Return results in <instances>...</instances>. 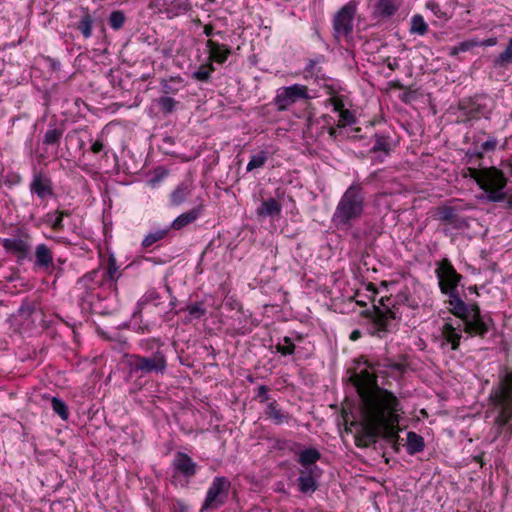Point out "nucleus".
<instances>
[{
	"label": "nucleus",
	"mask_w": 512,
	"mask_h": 512,
	"mask_svg": "<svg viewBox=\"0 0 512 512\" xmlns=\"http://www.w3.org/2000/svg\"><path fill=\"white\" fill-rule=\"evenodd\" d=\"M361 399L359 427L368 441L382 436L396 444L398 435V412L401 411L397 397L377 385L376 377L367 369L351 376Z\"/></svg>",
	"instance_id": "obj_1"
},
{
	"label": "nucleus",
	"mask_w": 512,
	"mask_h": 512,
	"mask_svg": "<svg viewBox=\"0 0 512 512\" xmlns=\"http://www.w3.org/2000/svg\"><path fill=\"white\" fill-rule=\"evenodd\" d=\"M501 167L502 169L496 167L468 168V175L486 192V198L490 202H501L507 196L503 191L507 184L505 173L512 176V158L502 161Z\"/></svg>",
	"instance_id": "obj_2"
},
{
	"label": "nucleus",
	"mask_w": 512,
	"mask_h": 512,
	"mask_svg": "<svg viewBox=\"0 0 512 512\" xmlns=\"http://www.w3.org/2000/svg\"><path fill=\"white\" fill-rule=\"evenodd\" d=\"M449 298L453 314L464 322V331L470 335L484 337L493 326L492 319L482 315L477 304L467 305L458 294Z\"/></svg>",
	"instance_id": "obj_3"
},
{
	"label": "nucleus",
	"mask_w": 512,
	"mask_h": 512,
	"mask_svg": "<svg viewBox=\"0 0 512 512\" xmlns=\"http://www.w3.org/2000/svg\"><path fill=\"white\" fill-rule=\"evenodd\" d=\"M364 209V194L360 184H352L342 195L332 217L337 227H349L358 220Z\"/></svg>",
	"instance_id": "obj_4"
},
{
	"label": "nucleus",
	"mask_w": 512,
	"mask_h": 512,
	"mask_svg": "<svg viewBox=\"0 0 512 512\" xmlns=\"http://www.w3.org/2000/svg\"><path fill=\"white\" fill-rule=\"evenodd\" d=\"M367 314L372 320L371 333L379 338L394 332L397 329V321L401 319L399 308L390 297L380 298L377 304L373 305V310Z\"/></svg>",
	"instance_id": "obj_5"
},
{
	"label": "nucleus",
	"mask_w": 512,
	"mask_h": 512,
	"mask_svg": "<svg viewBox=\"0 0 512 512\" xmlns=\"http://www.w3.org/2000/svg\"><path fill=\"white\" fill-rule=\"evenodd\" d=\"M126 364L130 373H160L163 374L167 368V360L165 354L157 350L150 357L137 354L126 356Z\"/></svg>",
	"instance_id": "obj_6"
},
{
	"label": "nucleus",
	"mask_w": 512,
	"mask_h": 512,
	"mask_svg": "<svg viewBox=\"0 0 512 512\" xmlns=\"http://www.w3.org/2000/svg\"><path fill=\"white\" fill-rule=\"evenodd\" d=\"M357 10L358 2L350 0L334 14L332 26L335 39L340 41L341 39L348 40L351 37Z\"/></svg>",
	"instance_id": "obj_7"
},
{
	"label": "nucleus",
	"mask_w": 512,
	"mask_h": 512,
	"mask_svg": "<svg viewBox=\"0 0 512 512\" xmlns=\"http://www.w3.org/2000/svg\"><path fill=\"white\" fill-rule=\"evenodd\" d=\"M495 399L501 407L497 420L501 424H506L512 418V371L500 378Z\"/></svg>",
	"instance_id": "obj_8"
},
{
	"label": "nucleus",
	"mask_w": 512,
	"mask_h": 512,
	"mask_svg": "<svg viewBox=\"0 0 512 512\" xmlns=\"http://www.w3.org/2000/svg\"><path fill=\"white\" fill-rule=\"evenodd\" d=\"M230 487L231 483L228 478L224 476L214 478L207 491L201 512L204 510L218 509L224 505L228 498Z\"/></svg>",
	"instance_id": "obj_9"
},
{
	"label": "nucleus",
	"mask_w": 512,
	"mask_h": 512,
	"mask_svg": "<svg viewBox=\"0 0 512 512\" xmlns=\"http://www.w3.org/2000/svg\"><path fill=\"white\" fill-rule=\"evenodd\" d=\"M439 287L443 294L453 296L457 293V286L462 279L448 259H443L436 269Z\"/></svg>",
	"instance_id": "obj_10"
},
{
	"label": "nucleus",
	"mask_w": 512,
	"mask_h": 512,
	"mask_svg": "<svg viewBox=\"0 0 512 512\" xmlns=\"http://www.w3.org/2000/svg\"><path fill=\"white\" fill-rule=\"evenodd\" d=\"M307 98H309L308 88L304 85L294 84L279 88L274 98V104L277 110L284 111L297 101Z\"/></svg>",
	"instance_id": "obj_11"
},
{
	"label": "nucleus",
	"mask_w": 512,
	"mask_h": 512,
	"mask_svg": "<svg viewBox=\"0 0 512 512\" xmlns=\"http://www.w3.org/2000/svg\"><path fill=\"white\" fill-rule=\"evenodd\" d=\"M320 476L318 467H310L299 471L298 488L304 494H311L318 488L317 478Z\"/></svg>",
	"instance_id": "obj_12"
},
{
	"label": "nucleus",
	"mask_w": 512,
	"mask_h": 512,
	"mask_svg": "<svg viewBox=\"0 0 512 512\" xmlns=\"http://www.w3.org/2000/svg\"><path fill=\"white\" fill-rule=\"evenodd\" d=\"M30 191L42 199L52 196L53 186L51 179L43 173H35L30 184Z\"/></svg>",
	"instance_id": "obj_13"
},
{
	"label": "nucleus",
	"mask_w": 512,
	"mask_h": 512,
	"mask_svg": "<svg viewBox=\"0 0 512 512\" xmlns=\"http://www.w3.org/2000/svg\"><path fill=\"white\" fill-rule=\"evenodd\" d=\"M437 214L440 221L452 226L455 229H463L468 227V222L466 219L457 214L456 210L452 207H440Z\"/></svg>",
	"instance_id": "obj_14"
},
{
	"label": "nucleus",
	"mask_w": 512,
	"mask_h": 512,
	"mask_svg": "<svg viewBox=\"0 0 512 512\" xmlns=\"http://www.w3.org/2000/svg\"><path fill=\"white\" fill-rule=\"evenodd\" d=\"M402 5V0H377L373 15L377 18L388 19L393 17Z\"/></svg>",
	"instance_id": "obj_15"
},
{
	"label": "nucleus",
	"mask_w": 512,
	"mask_h": 512,
	"mask_svg": "<svg viewBox=\"0 0 512 512\" xmlns=\"http://www.w3.org/2000/svg\"><path fill=\"white\" fill-rule=\"evenodd\" d=\"M173 467L176 472L190 478L196 474L197 464L187 454L179 452L175 455Z\"/></svg>",
	"instance_id": "obj_16"
},
{
	"label": "nucleus",
	"mask_w": 512,
	"mask_h": 512,
	"mask_svg": "<svg viewBox=\"0 0 512 512\" xmlns=\"http://www.w3.org/2000/svg\"><path fill=\"white\" fill-rule=\"evenodd\" d=\"M1 243L7 252L15 254L19 259L26 258L30 250L29 243L20 238H5Z\"/></svg>",
	"instance_id": "obj_17"
},
{
	"label": "nucleus",
	"mask_w": 512,
	"mask_h": 512,
	"mask_svg": "<svg viewBox=\"0 0 512 512\" xmlns=\"http://www.w3.org/2000/svg\"><path fill=\"white\" fill-rule=\"evenodd\" d=\"M206 48L209 55L210 63L217 62L219 64L225 62L231 53L230 48L225 44H219L211 39L206 42Z\"/></svg>",
	"instance_id": "obj_18"
},
{
	"label": "nucleus",
	"mask_w": 512,
	"mask_h": 512,
	"mask_svg": "<svg viewBox=\"0 0 512 512\" xmlns=\"http://www.w3.org/2000/svg\"><path fill=\"white\" fill-rule=\"evenodd\" d=\"M128 67L114 66L109 73L111 82L123 89H127L130 84H133L134 80H131L132 73L127 70Z\"/></svg>",
	"instance_id": "obj_19"
},
{
	"label": "nucleus",
	"mask_w": 512,
	"mask_h": 512,
	"mask_svg": "<svg viewBox=\"0 0 512 512\" xmlns=\"http://www.w3.org/2000/svg\"><path fill=\"white\" fill-rule=\"evenodd\" d=\"M497 38L491 37L486 40H479L478 38H470L461 42L457 47L451 49V54H457L458 51H467L477 46H494L497 44Z\"/></svg>",
	"instance_id": "obj_20"
},
{
	"label": "nucleus",
	"mask_w": 512,
	"mask_h": 512,
	"mask_svg": "<svg viewBox=\"0 0 512 512\" xmlns=\"http://www.w3.org/2000/svg\"><path fill=\"white\" fill-rule=\"evenodd\" d=\"M201 207L193 208L181 215H179L171 224V228L174 230H180L183 227L189 225L194 222L200 215Z\"/></svg>",
	"instance_id": "obj_21"
},
{
	"label": "nucleus",
	"mask_w": 512,
	"mask_h": 512,
	"mask_svg": "<svg viewBox=\"0 0 512 512\" xmlns=\"http://www.w3.org/2000/svg\"><path fill=\"white\" fill-rule=\"evenodd\" d=\"M281 204L274 198H268L262 201L261 206L257 209L258 216H278L281 213Z\"/></svg>",
	"instance_id": "obj_22"
},
{
	"label": "nucleus",
	"mask_w": 512,
	"mask_h": 512,
	"mask_svg": "<svg viewBox=\"0 0 512 512\" xmlns=\"http://www.w3.org/2000/svg\"><path fill=\"white\" fill-rule=\"evenodd\" d=\"M441 335L447 343L451 344L452 350L459 348L462 335L452 324L446 322L441 329Z\"/></svg>",
	"instance_id": "obj_23"
},
{
	"label": "nucleus",
	"mask_w": 512,
	"mask_h": 512,
	"mask_svg": "<svg viewBox=\"0 0 512 512\" xmlns=\"http://www.w3.org/2000/svg\"><path fill=\"white\" fill-rule=\"evenodd\" d=\"M81 11L83 13L80 21L76 25V29L80 31L82 36L85 39H88L92 35V27L94 23V19L90 14L88 8L81 7Z\"/></svg>",
	"instance_id": "obj_24"
},
{
	"label": "nucleus",
	"mask_w": 512,
	"mask_h": 512,
	"mask_svg": "<svg viewBox=\"0 0 512 512\" xmlns=\"http://www.w3.org/2000/svg\"><path fill=\"white\" fill-rule=\"evenodd\" d=\"M35 257V265L41 268H47L53 262L51 250L45 244H40L36 247Z\"/></svg>",
	"instance_id": "obj_25"
},
{
	"label": "nucleus",
	"mask_w": 512,
	"mask_h": 512,
	"mask_svg": "<svg viewBox=\"0 0 512 512\" xmlns=\"http://www.w3.org/2000/svg\"><path fill=\"white\" fill-rule=\"evenodd\" d=\"M321 455L315 448H308L300 452L298 462L304 469L317 467L315 463L320 459Z\"/></svg>",
	"instance_id": "obj_26"
},
{
	"label": "nucleus",
	"mask_w": 512,
	"mask_h": 512,
	"mask_svg": "<svg viewBox=\"0 0 512 512\" xmlns=\"http://www.w3.org/2000/svg\"><path fill=\"white\" fill-rule=\"evenodd\" d=\"M64 216H69V212L57 210L55 212L47 213L43 219V222L51 226L53 230L60 231L64 227Z\"/></svg>",
	"instance_id": "obj_27"
},
{
	"label": "nucleus",
	"mask_w": 512,
	"mask_h": 512,
	"mask_svg": "<svg viewBox=\"0 0 512 512\" xmlns=\"http://www.w3.org/2000/svg\"><path fill=\"white\" fill-rule=\"evenodd\" d=\"M407 452L411 455L419 453L424 448V439L413 431L407 433Z\"/></svg>",
	"instance_id": "obj_28"
},
{
	"label": "nucleus",
	"mask_w": 512,
	"mask_h": 512,
	"mask_svg": "<svg viewBox=\"0 0 512 512\" xmlns=\"http://www.w3.org/2000/svg\"><path fill=\"white\" fill-rule=\"evenodd\" d=\"M191 189L186 183L178 185L170 195V202L173 206L181 205L190 195Z\"/></svg>",
	"instance_id": "obj_29"
},
{
	"label": "nucleus",
	"mask_w": 512,
	"mask_h": 512,
	"mask_svg": "<svg viewBox=\"0 0 512 512\" xmlns=\"http://www.w3.org/2000/svg\"><path fill=\"white\" fill-rule=\"evenodd\" d=\"M266 415L271 418L275 424H282L283 422L287 421L289 416L284 414L281 409H279L277 407V404L275 401L273 402H270L268 405H267V408H266V411H265Z\"/></svg>",
	"instance_id": "obj_30"
},
{
	"label": "nucleus",
	"mask_w": 512,
	"mask_h": 512,
	"mask_svg": "<svg viewBox=\"0 0 512 512\" xmlns=\"http://www.w3.org/2000/svg\"><path fill=\"white\" fill-rule=\"evenodd\" d=\"M127 18L122 10H114L110 13L108 23L110 27L117 31L123 28Z\"/></svg>",
	"instance_id": "obj_31"
},
{
	"label": "nucleus",
	"mask_w": 512,
	"mask_h": 512,
	"mask_svg": "<svg viewBox=\"0 0 512 512\" xmlns=\"http://www.w3.org/2000/svg\"><path fill=\"white\" fill-rule=\"evenodd\" d=\"M485 106V104L477 101H471L468 105L465 102L460 103V109L466 110L471 117L485 116L486 113L483 111Z\"/></svg>",
	"instance_id": "obj_32"
},
{
	"label": "nucleus",
	"mask_w": 512,
	"mask_h": 512,
	"mask_svg": "<svg viewBox=\"0 0 512 512\" xmlns=\"http://www.w3.org/2000/svg\"><path fill=\"white\" fill-rule=\"evenodd\" d=\"M428 31V25L420 14H416L411 18L410 32L412 34L424 35Z\"/></svg>",
	"instance_id": "obj_33"
},
{
	"label": "nucleus",
	"mask_w": 512,
	"mask_h": 512,
	"mask_svg": "<svg viewBox=\"0 0 512 512\" xmlns=\"http://www.w3.org/2000/svg\"><path fill=\"white\" fill-rule=\"evenodd\" d=\"M267 159H268L267 152L260 151L259 153L255 154L251 157L250 161L247 164L246 170L252 171L256 168L262 167L265 164V162L267 161Z\"/></svg>",
	"instance_id": "obj_34"
},
{
	"label": "nucleus",
	"mask_w": 512,
	"mask_h": 512,
	"mask_svg": "<svg viewBox=\"0 0 512 512\" xmlns=\"http://www.w3.org/2000/svg\"><path fill=\"white\" fill-rule=\"evenodd\" d=\"M167 233H168V229L157 230L155 232L149 233L143 239L142 246L143 247H150V246H152L157 241L162 240L163 238H165Z\"/></svg>",
	"instance_id": "obj_35"
},
{
	"label": "nucleus",
	"mask_w": 512,
	"mask_h": 512,
	"mask_svg": "<svg viewBox=\"0 0 512 512\" xmlns=\"http://www.w3.org/2000/svg\"><path fill=\"white\" fill-rule=\"evenodd\" d=\"M118 269L115 257L109 256L105 277L111 281L117 280L120 276Z\"/></svg>",
	"instance_id": "obj_36"
},
{
	"label": "nucleus",
	"mask_w": 512,
	"mask_h": 512,
	"mask_svg": "<svg viewBox=\"0 0 512 512\" xmlns=\"http://www.w3.org/2000/svg\"><path fill=\"white\" fill-rule=\"evenodd\" d=\"M51 403H52L53 411L56 414H58L61 417V419L67 420L68 416H69V413H68V409H67L66 404L62 400H60V399H58L56 397L52 398Z\"/></svg>",
	"instance_id": "obj_37"
},
{
	"label": "nucleus",
	"mask_w": 512,
	"mask_h": 512,
	"mask_svg": "<svg viewBox=\"0 0 512 512\" xmlns=\"http://www.w3.org/2000/svg\"><path fill=\"white\" fill-rule=\"evenodd\" d=\"M390 150H391V147L388 142V139L384 136H376V140L372 147V151L373 152L382 151L385 154H389Z\"/></svg>",
	"instance_id": "obj_38"
},
{
	"label": "nucleus",
	"mask_w": 512,
	"mask_h": 512,
	"mask_svg": "<svg viewBox=\"0 0 512 512\" xmlns=\"http://www.w3.org/2000/svg\"><path fill=\"white\" fill-rule=\"evenodd\" d=\"M283 344L279 343L276 346V350L282 355H292L295 351V345L289 337L283 339Z\"/></svg>",
	"instance_id": "obj_39"
},
{
	"label": "nucleus",
	"mask_w": 512,
	"mask_h": 512,
	"mask_svg": "<svg viewBox=\"0 0 512 512\" xmlns=\"http://www.w3.org/2000/svg\"><path fill=\"white\" fill-rule=\"evenodd\" d=\"M158 105L164 113H171L176 105V101L168 96L161 97L158 100Z\"/></svg>",
	"instance_id": "obj_40"
},
{
	"label": "nucleus",
	"mask_w": 512,
	"mask_h": 512,
	"mask_svg": "<svg viewBox=\"0 0 512 512\" xmlns=\"http://www.w3.org/2000/svg\"><path fill=\"white\" fill-rule=\"evenodd\" d=\"M213 70V66H201L198 71L193 72L192 77L199 81H207Z\"/></svg>",
	"instance_id": "obj_41"
},
{
	"label": "nucleus",
	"mask_w": 512,
	"mask_h": 512,
	"mask_svg": "<svg viewBox=\"0 0 512 512\" xmlns=\"http://www.w3.org/2000/svg\"><path fill=\"white\" fill-rule=\"evenodd\" d=\"M186 310L193 318H201L206 313V309L203 307L202 303H193L187 306Z\"/></svg>",
	"instance_id": "obj_42"
},
{
	"label": "nucleus",
	"mask_w": 512,
	"mask_h": 512,
	"mask_svg": "<svg viewBox=\"0 0 512 512\" xmlns=\"http://www.w3.org/2000/svg\"><path fill=\"white\" fill-rule=\"evenodd\" d=\"M512 62V38L509 40V44L505 51L501 52L496 60V64H505Z\"/></svg>",
	"instance_id": "obj_43"
},
{
	"label": "nucleus",
	"mask_w": 512,
	"mask_h": 512,
	"mask_svg": "<svg viewBox=\"0 0 512 512\" xmlns=\"http://www.w3.org/2000/svg\"><path fill=\"white\" fill-rule=\"evenodd\" d=\"M62 132L57 129L48 130L44 136L45 144H55L59 142Z\"/></svg>",
	"instance_id": "obj_44"
},
{
	"label": "nucleus",
	"mask_w": 512,
	"mask_h": 512,
	"mask_svg": "<svg viewBox=\"0 0 512 512\" xmlns=\"http://www.w3.org/2000/svg\"><path fill=\"white\" fill-rule=\"evenodd\" d=\"M426 7L429 10H431L437 17H439V18L446 17V14L441 12L440 5L435 1L427 2Z\"/></svg>",
	"instance_id": "obj_45"
},
{
	"label": "nucleus",
	"mask_w": 512,
	"mask_h": 512,
	"mask_svg": "<svg viewBox=\"0 0 512 512\" xmlns=\"http://www.w3.org/2000/svg\"><path fill=\"white\" fill-rule=\"evenodd\" d=\"M339 116V121L342 123V125L351 124L354 122V116L349 110H341Z\"/></svg>",
	"instance_id": "obj_46"
},
{
	"label": "nucleus",
	"mask_w": 512,
	"mask_h": 512,
	"mask_svg": "<svg viewBox=\"0 0 512 512\" xmlns=\"http://www.w3.org/2000/svg\"><path fill=\"white\" fill-rule=\"evenodd\" d=\"M173 83H174V79L164 80L162 82V91H163V93H165V94L175 93L178 89L173 87V85H172Z\"/></svg>",
	"instance_id": "obj_47"
},
{
	"label": "nucleus",
	"mask_w": 512,
	"mask_h": 512,
	"mask_svg": "<svg viewBox=\"0 0 512 512\" xmlns=\"http://www.w3.org/2000/svg\"><path fill=\"white\" fill-rule=\"evenodd\" d=\"M269 388L265 385H261L257 389V397L260 399V402H265L269 399L268 395Z\"/></svg>",
	"instance_id": "obj_48"
},
{
	"label": "nucleus",
	"mask_w": 512,
	"mask_h": 512,
	"mask_svg": "<svg viewBox=\"0 0 512 512\" xmlns=\"http://www.w3.org/2000/svg\"><path fill=\"white\" fill-rule=\"evenodd\" d=\"M497 141L495 139H488L481 144V148L483 151H491L496 147Z\"/></svg>",
	"instance_id": "obj_49"
},
{
	"label": "nucleus",
	"mask_w": 512,
	"mask_h": 512,
	"mask_svg": "<svg viewBox=\"0 0 512 512\" xmlns=\"http://www.w3.org/2000/svg\"><path fill=\"white\" fill-rule=\"evenodd\" d=\"M103 149V143L101 140H96L92 146H91V151L93 153H99L100 151H102Z\"/></svg>",
	"instance_id": "obj_50"
},
{
	"label": "nucleus",
	"mask_w": 512,
	"mask_h": 512,
	"mask_svg": "<svg viewBox=\"0 0 512 512\" xmlns=\"http://www.w3.org/2000/svg\"><path fill=\"white\" fill-rule=\"evenodd\" d=\"M203 32L207 37H211L214 34V27L211 24H206Z\"/></svg>",
	"instance_id": "obj_51"
},
{
	"label": "nucleus",
	"mask_w": 512,
	"mask_h": 512,
	"mask_svg": "<svg viewBox=\"0 0 512 512\" xmlns=\"http://www.w3.org/2000/svg\"><path fill=\"white\" fill-rule=\"evenodd\" d=\"M333 105H334V109L336 111H338L339 113L341 112V110H345L344 109V104L341 100H337V99H334L333 100Z\"/></svg>",
	"instance_id": "obj_52"
},
{
	"label": "nucleus",
	"mask_w": 512,
	"mask_h": 512,
	"mask_svg": "<svg viewBox=\"0 0 512 512\" xmlns=\"http://www.w3.org/2000/svg\"><path fill=\"white\" fill-rule=\"evenodd\" d=\"M413 92H404L402 95H401V99L408 103L411 101V99L413 98Z\"/></svg>",
	"instance_id": "obj_53"
},
{
	"label": "nucleus",
	"mask_w": 512,
	"mask_h": 512,
	"mask_svg": "<svg viewBox=\"0 0 512 512\" xmlns=\"http://www.w3.org/2000/svg\"><path fill=\"white\" fill-rule=\"evenodd\" d=\"M361 337V332L359 330H354L352 331V333L350 334V339L352 341H356L358 340L359 338Z\"/></svg>",
	"instance_id": "obj_54"
},
{
	"label": "nucleus",
	"mask_w": 512,
	"mask_h": 512,
	"mask_svg": "<svg viewBox=\"0 0 512 512\" xmlns=\"http://www.w3.org/2000/svg\"><path fill=\"white\" fill-rule=\"evenodd\" d=\"M506 206L508 208H511L512 207V194L508 197L507 201H506Z\"/></svg>",
	"instance_id": "obj_55"
},
{
	"label": "nucleus",
	"mask_w": 512,
	"mask_h": 512,
	"mask_svg": "<svg viewBox=\"0 0 512 512\" xmlns=\"http://www.w3.org/2000/svg\"><path fill=\"white\" fill-rule=\"evenodd\" d=\"M392 368L399 370L401 368L400 364H393L391 365Z\"/></svg>",
	"instance_id": "obj_56"
},
{
	"label": "nucleus",
	"mask_w": 512,
	"mask_h": 512,
	"mask_svg": "<svg viewBox=\"0 0 512 512\" xmlns=\"http://www.w3.org/2000/svg\"><path fill=\"white\" fill-rule=\"evenodd\" d=\"M166 175H167L166 171H163L162 175H161L159 178H157V181H159V180H160V178H162V177H164V176H166Z\"/></svg>",
	"instance_id": "obj_57"
}]
</instances>
